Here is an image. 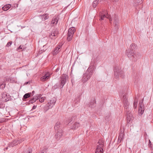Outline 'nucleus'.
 Here are the masks:
<instances>
[{"instance_id": "nucleus-1", "label": "nucleus", "mask_w": 153, "mask_h": 153, "mask_svg": "<svg viewBox=\"0 0 153 153\" xmlns=\"http://www.w3.org/2000/svg\"><path fill=\"white\" fill-rule=\"evenodd\" d=\"M126 53L128 57L134 62H136L137 60L140 58V55L139 53L134 52L132 51H130L128 52L127 50Z\"/></svg>"}, {"instance_id": "nucleus-2", "label": "nucleus", "mask_w": 153, "mask_h": 153, "mask_svg": "<svg viewBox=\"0 0 153 153\" xmlns=\"http://www.w3.org/2000/svg\"><path fill=\"white\" fill-rule=\"evenodd\" d=\"M120 96L121 97L123 96V104L124 107V108L126 109V112L128 111H129L128 109V107L129 105V103L128 102L127 98L126 97V94L124 93L123 91H120L119 93Z\"/></svg>"}, {"instance_id": "nucleus-3", "label": "nucleus", "mask_w": 153, "mask_h": 153, "mask_svg": "<svg viewBox=\"0 0 153 153\" xmlns=\"http://www.w3.org/2000/svg\"><path fill=\"white\" fill-rule=\"evenodd\" d=\"M114 74L115 78L118 79L119 77L123 78L124 76V72L122 70L118 67H116L114 69Z\"/></svg>"}, {"instance_id": "nucleus-4", "label": "nucleus", "mask_w": 153, "mask_h": 153, "mask_svg": "<svg viewBox=\"0 0 153 153\" xmlns=\"http://www.w3.org/2000/svg\"><path fill=\"white\" fill-rule=\"evenodd\" d=\"M97 144L96 151L95 153H102L103 151V148L104 147V140L101 139L99 140Z\"/></svg>"}, {"instance_id": "nucleus-5", "label": "nucleus", "mask_w": 153, "mask_h": 153, "mask_svg": "<svg viewBox=\"0 0 153 153\" xmlns=\"http://www.w3.org/2000/svg\"><path fill=\"white\" fill-rule=\"evenodd\" d=\"M93 74V72L88 70L86 72L83 74V77L81 79V81L83 83L86 82L89 80Z\"/></svg>"}, {"instance_id": "nucleus-6", "label": "nucleus", "mask_w": 153, "mask_h": 153, "mask_svg": "<svg viewBox=\"0 0 153 153\" xmlns=\"http://www.w3.org/2000/svg\"><path fill=\"white\" fill-rule=\"evenodd\" d=\"M99 15L100 18V20H103L104 19V18H106L109 19L110 23H111V16L107 13L106 11L105 12L103 11L102 12H100L99 13Z\"/></svg>"}, {"instance_id": "nucleus-7", "label": "nucleus", "mask_w": 153, "mask_h": 153, "mask_svg": "<svg viewBox=\"0 0 153 153\" xmlns=\"http://www.w3.org/2000/svg\"><path fill=\"white\" fill-rule=\"evenodd\" d=\"M75 31L74 27H72L70 28L68 30L67 39L68 41H70L72 39L74 34Z\"/></svg>"}, {"instance_id": "nucleus-8", "label": "nucleus", "mask_w": 153, "mask_h": 153, "mask_svg": "<svg viewBox=\"0 0 153 153\" xmlns=\"http://www.w3.org/2000/svg\"><path fill=\"white\" fill-rule=\"evenodd\" d=\"M61 78V82L59 85L58 86V88H62L63 87L65 83L67 81L68 76L66 74H63Z\"/></svg>"}, {"instance_id": "nucleus-9", "label": "nucleus", "mask_w": 153, "mask_h": 153, "mask_svg": "<svg viewBox=\"0 0 153 153\" xmlns=\"http://www.w3.org/2000/svg\"><path fill=\"white\" fill-rule=\"evenodd\" d=\"M114 21L113 22V24L114 25V27L116 29V30H117L118 29V26H119V20L116 14L114 15Z\"/></svg>"}, {"instance_id": "nucleus-10", "label": "nucleus", "mask_w": 153, "mask_h": 153, "mask_svg": "<svg viewBox=\"0 0 153 153\" xmlns=\"http://www.w3.org/2000/svg\"><path fill=\"white\" fill-rule=\"evenodd\" d=\"M126 114L127 115V123H131L133 120V117L132 114H131V112L129 111H128L126 112Z\"/></svg>"}, {"instance_id": "nucleus-11", "label": "nucleus", "mask_w": 153, "mask_h": 153, "mask_svg": "<svg viewBox=\"0 0 153 153\" xmlns=\"http://www.w3.org/2000/svg\"><path fill=\"white\" fill-rule=\"evenodd\" d=\"M96 60L94 59H92L91 64L88 69V70L90 71L93 72L95 68L94 64H95Z\"/></svg>"}, {"instance_id": "nucleus-12", "label": "nucleus", "mask_w": 153, "mask_h": 153, "mask_svg": "<svg viewBox=\"0 0 153 153\" xmlns=\"http://www.w3.org/2000/svg\"><path fill=\"white\" fill-rule=\"evenodd\" d=\"M50 75L48 73L46 74L40 78V80L42 82L47 80L50 78Z\"/></svg>"}, {"instance_id": "nucleus-13", "label": "nucleus", "mask_w": 153, "mask_h": 153, "mask_svg": "<svg viewBox=\"0 0 153 153\" xmlns=\"http://www.w3.org/2000/svg\"><path fill=\"white\" fill-rule=\"evenodd\" d=\"M21 142V141L20 140H14L12 143H10L8 144V146L10 147H12L17 145L18 143H19Z\"/></svg>"}, {"instance_id": "nucleus-14", "label": "nucleus", "mask_w": 153, "mask_h": 153, "mask_svg": "<svg viewBox=\"0 0 153 153\" xmlns=\"http://www.w3.org/2000/svg\"><path fill=\"white\" fill-rule=\"evenodd\" d=\"M56 102V100H51L50 102H49L47 105V107L48 108H51L53 107V105H54V104Z\"/></svg>"}, {"instance_id": "nucleus-15", "label": "nucleus", "mask_w": 153, "mask_h": 153, "mask_svg": "<svg viewBox=\"0 0 153 153\" xmlns=\"http://www.w3.org/2000/svg\"><path fill=\"white\" fill-rule=\"evenodd\" d=\"M123 132L122 130L120 131L118 140V142L119 143H120L121 140H122L123 138L124 134H123Z\"/></svg>"}, {"instance_id": "nucleus-16", "label": "nucleus", "mask_w": 153, "mask_h": 153, "mask_svg": "<svg viewBox=\"0 0 153 153\" xmlns=\"http://www.w3.org/2000/svg\"><path fill=\"white\" fill-rule=\"evenodd\" d=\"M2 100L4 101H7L9 100L7 98L6 93H4L2 94Z\"/></svg>"}, {"instance_id": "nucleus-17", "label": "nucleus", "mask_w": 153, "mask_h": 153, "mask_svg": "<svg viewBox=\"0 0 153 153\" xmlns=\"http://www.w3.org/2000/svg\"><path fill=\"white\" fill-rule=\"evenodd\" d=\"M11 6V4H6L2 7V9L3 10L6 11L10 8Z\"/></svg>"}, {"instance_id": "nucleus-18", "label": "nucleus", "mask_w": 153, "mask_h": 153, "mask_svg": "<svg viewBox=\"0 0 153 153\" xmlns=\"http://www.w3.org/2000/svg\"><path fill=\"white\" fill-rule=\"evenodd\" d=\"M142 0H135L134 5V6L138 5L142 3Z\"/></svg>"}, {"instance_id": "nucleus-19", "label": "nucleus", "mask_w": 153, "mask_h": 153, "mask_svg": "<svg viewBox=\"0 0 153 153\" xmlns=\"http://www.w3.org/2000/svg\"><path fill=\"white\" fill-rule=\"evenodd\" d=\"M80 126V124L79 123H75L73 125V126L72 127V129H75L76 128H77Z\"/></svg>"}, {"instance_id": "nucleus-20", "label": "nucleus", "mask_w": 153, "mask_h": 153, "mask_svg": "<svg viewBox=\"0 0 153 153\" xmlns=\"http://www.w3.org/2000/svg\"><path fill=\"white\" fill-rule=\"evenodd\" d=\"M31 94V93H28L25 94L23 96V100L24 99H26L29 97Z\"/></svg>"}, {"instance_id": "nucleus-21", "label": "nucleus", "mask_w": 153, "mask_h": 153, "mask_svg": "<svg viewBox=\"0 0 153 153\" xmlns=\"http://www.w3.org/2000/svg\"><path fill=\"white\" fill-rule=\"evenodd\" d=\"M96 101L94 100L92 101V102H91L90 104L89 105V107L91 108H93L96 105Z\"/></svg>"}, {"instance_id": "nucleus-22", "label": "nucleus", "mask_w": 153, "mask_h": 153, "mask_svg": "<svg viewBox=\"0 0 153 153\" xmlns=\"http://www.w3.org/2000/svg\"><path fill=\"white\" fill-rule=\"evenodd\" d=\"M137 102L138 100L137 99V98H136L134 100V101L133 104V107L134 108H136L137 107Z\"/></svg>"}, {"instance_id": "nucleus-23", "label": "nucleus", "mask_w": 153, "mask_h": 153, "mask_svg": "<svg viewBox=\"0 0 153 153\" xmlns=\"http://www.w3.org/2000/svg\"><path fill=\"white\" fill-rule=\"evenodd\" d=\"M99 1V0H96L93 2L92 4V6L94 8L96 7L97 4L98 3Z\"/></svg>"}, {"instance_id": "nucleus-24", "label": "nucleus", "mask_w": 153, "mask_h": 153, "mask_svg": "<svg viewBox=\"0 0 153 153\" xmlns=\"http://www.w3.org/2000/svg\"><path fill=\"white\" fill-rule=\"evenodd\" d=\"M41 97V95L40 94H38L36 96H35L33 99L36 101V100L40 98Z\"/></svg>"}, {"instance_id": "nucleus-25", "label": "nucleus", "mask_w": 153, "mask_h": 153, "mask_svg": "<svg viewBox=\"0 0 153 153\" xmlns=\"http://www.w3.org/2000/svg\"><path fill=\"white\" fill-rule=\"evenodd\" d=\"M136 45L134 44H131L130 47V49L131 50L130 51H133L134 50L136 47Z\"/></svg>"}, {"instance_id": "nucleus-26", "label": "nucleus", "mask_w": 153, "mask_h": 153, "mask_svg": "<svg viewBox=\"0 0 153 153\" xmlns=\"http://www.w3.org/2000/svg\"><path fill=\"white\" fill-rule=\"evenodd\" d=\"M51 23L53 24L56 25L57 23V19L56 18L53 19L51 21Z\"/></svg>"}, {"instance_id": "nucleus-27", "label": "nucleus", "mask_w": 153, "mask_h": 153, "mask_svg": "<svg viewBox=\"0 0 153 153\" xmlns=\"http://www.w3.org/2000/svg\"><path fill=\"white\" fill-rule=\"evenodd\" d=\"M140 107L139 108H144L143 100H142L139 102Z\"/></svg>"}, {"instance_id": "nucleus-28", "label": "nucleus", "mask_w": 153, "mask_h": 153, "mask_svg": "<svg viewBox=\"0 0 153 153\" xmlns=\"http://www.w3.org/2000/svg\"><path fill=\"white\" fill-rule=\"evenodd\" d=\"M57 47H56L55 48V50L54 51L52 52V54L53 55H55L57 54Z\"/></svg>"}, {"instance_id": "nucleus-29", "label": "nucleus", "mask_w": 153, "mask_h": 153, "mask_svg": "<svg viewBox=\"0 0 153 153\" xmlns=\"http://www.w3.org/2000/svg\"><path fill=\"white\" fill-rule=\"evenodd\" d=\"M143 109L144 108H141H141H139V109H138L139 113L140 114H142L143 113V111H144Z\"/></svg>"}, {"instance_id": "nucleus-30", "label": "nucleus", "mask_w": 153, "mask_h": 153, "mask_svg": "<svg viewBox=\"0 0 153 153\" xmlns=\"http://www.w3.org/2000/svg\"><path fill=\"white\" fill-rule=\"evenodd\" d=\"M32 150L30 149H28L27 150L24 152L23 153H32Z\"/></svg>"}, {"instance_id": "nucleus-31", "label": "nucleus", "mask_w": 153, "mask_h": 153, "mask_svg": "<svg viewBox=\"0 0 153 153\" xmlns=\"http://www.w3.org/2000/svg\"><path fill=\"white\" fill-rule=\"evenodd\" d=\"M64 30L62 29V27L60 28V32H58V34H61V35H62V34L63 33Z\"/></svg>"}, {"instance_id": "nucleus-32", "label": "nucleus", "mask_w": 153, "mask_h": 153, "mask_svg": "<svg viewBox=\"0 0 153 153\" xmlns=\"http://www.w3.org/2000/svg\"><path fill=\"white\" fill-rule=\"evenodd\" d=\"M42 16L43 17H44L45 20L48 19V14H45L44 15H43Z\"/></svg>"}, {"instance_id": "nucleus-33", "label": "nucleus", "mask_w": 153, "mask_h": 153, "mask_svg": "<svg viewBox=\"0 0 153 153\" xmlns=\"http://www.w3.org/2000/svg\"><path fill=\"white\" fill-rule=\"evenodd\" d=\"M39 101L41 102H43L45 100V98L44 97H41L40 98H39Z\"/></svg>"}, {"instance_id": "nucleus-34", "label": "nucleus", "mask_w": 153, "mask_h": 153, "mask_svg": "<svg viewBox=\"0 0 153 153\" xmlns=\"http://www.w3.org/2000/svg\"><path fill=\"white\" fill-rule=\"evenodd\" d=\"M57 33H56L53 32V33H51V36H54V37L53 38V39H54V37L57 36Z\"/></svg>"}, {"instance_id": "nucleus-35", "label": "nucleus", "mask_w": 153, "mask_h": 153, "mask_svg": "<svg viewBox=\"0 0 153 153\" xmlns=\"http://www.w3.org/2000/svg\"><path fill=\"white\" fill-rule=\"evenodd\" d=\"M36 102V101L33 99V98L31 99L29 101L30 103H33Z\"/></svg>"}, {"instance_id": "nucleus-36", "label": "nucleus", "mask_w": 153, "mask_h": 153, "mask_svg": "<svg viewBox=\"0 0 153 153\" xmlns=\"http://www.w3.org/2000/svg\"><path fill=\"white\" fill-rule=\"evenodd\" d=\"M62 131H60L59 132H58V137H59L58 136L59 135V137H61L62 136Z\"/></svg>"}, {"instance_id": "nucleus-37", "label": "nucleus", "mask_w": 153, "mask_h": 153, "mask_svg": "<svg viewBox=\"0 0 153 153\" xmlns=\"http://www.w3.org/2000/svg\"><path fill=\"white\" fill-rule=\"evenodd\" d=\"M76 118V116H72V117L71 118V120H72V121H74V120H75Z\"/></svg>"}, {"instance_id": "nucleus-38", "label": "nucleus", "mask_w": 153, "mask_h": 153, "mask_svg": "<svg viewBox=\"0 0 153 153\" xmlns=\"http://www.w3.org/2000/svg\"><path fill=\"white\" fill-rule=\"evenodd\" d=\"M12 42H10L7 43L6 45V46L7 47H9V46H10L11 44H12Z\"/></svg>"}, {"instance_id": "nucleus-39", "label": "nucleus", "mask_w": 153, "mask_h": 153, "mask_svg": "<svg viewBox=\"0 0 153 153\" xmlns=\"http://www.w3.org/2000/svg\"><path fill=\"white\" fill-rule=\"evenodd\" d=\"M47 150V149L45 147L43 150V151L41 153H45L46 152V151Z\"/></svg>"}, {"instance_id": "nucleus-40", "label": "nucleus", "mask_w": 153, "mask_h": 153, "mask_svg": "<svg viewBox=\"0 0 153 153\" xmlns=\"http://www.w3.org/2000/svg\"><path fill=\"white\" fill-rule=\"evenodd\" d=\"M110 115L108 116V117H105V120H107L108 121V120H109L110 119Z\"/></svg>"}, {"instance_id": "nucleus-41", "label": "nucleus", "mask_w": 153, "mask_h": 153, "mask_svg": "<svg viewBox=\"0 0 153 153\" xmlns=\"http://www.w3.org/2000/svg\"><path fill=\"white\" fill-rule=\"evenodd\" d=\"M72 121V120H71V119L70 118H69L68 119V124H69V123H70L71 121Z\"/></svg>"}, {"instance_id": "nucleus-42", "label": "nucleus", "mask_w": 153, "mask_h": 153, "mask_svg": "<svg viewBox=\"0 0 153 153\" xmlns=\"http://www.w3.org/2000/svg\"><path fill=\"white\" fill-rule=\"evenodd\" d=\"M54 128L55 130H56L57 129V123L56 124Z\"/></svg>"}, {"instance_id": "nucleus-43", "label": "nucleus", "mask_w": 153, "mask_h": 153, "mask_svg": "<svg viewBox=\"0 0 153 153\" xmlns=\"http://www.w3.org/2000/svg\"><path fill=\"white\" fill-rule=\"evenodd\" d=\"M63 44L61 43H59V45H58V46H59V47H61L62 45H63Z\"/></svg>"}, {"instance_id": "nucleus-44", "label": "nucleus", "mask_w": 153, "mask_h": 153, "mask_svg": "<svg viewBox=\"0 0 153 153\" xmlns=\"http://www.w3.org/2000/svg\"><path fill=\"white\" fill-rule=\"evenodd\" d=\"M112 0V1L114 2H117L119 0Z\"/></svg>"}, {"instance_id": "nucleus-45", "label": "nucleus", "mask_w": 153, "mask_h": 153, "mask_svg": "<svg viewBox=\"0 0 153 153\" xmlns=\"http://www.w3.org/2000/svg\"><path fill=\"white\" fill-rule=\"evenodd\" d=\"M36 107V106L34 105L33 107V109H34Z\"/></svg>"}, {"instance_id": "nucleus-46", "label": "nucleus", "mask_w": 153, "mask_h": 153, "mask_svg": "<svg viewBox=\"0 0 153 153\" xmlns=\"http://www.w3.org/2000/svg\"><path fill=\"white\" fill-rule=\"evenodd\" d=\"M22 45H20V46L19 47V49H22Z\"/></svg>"}, {"instance_id": "nucleus-47", "label": "nucleus", "mask_w": 153, "mask_h": 153, "mask_svg": "<svg viewBox=\"0 0 153 153\" xmlns=\"http://www.w3.org/2000/svg\"><path fill=\"white\" fill-rule=\"evenodd\" d=\"M151 142L150 141V140H149V145H151Z\"/></svg>"}, {"instance_id": "nucleus-48", "label": "nucleus", "mask_w": 153, "mask_h": 153, "mask_svg": "<svg viewBox=\"0 0 153 153\" xmlns=\"http://www.w3.org/2000/svg\"><path fill=\"white\" fill-rule=\"evenodd\" d=\"M7 149H8V147H7L4 149V150H7Z\"/></svg>"}, {"instance_id": "nucleus-49", "label": "nucleus", "mask_w": 153, "mask_h": 153, "mask_svg": "<svg viewBox=\"0 0 153 153\" xmlns=\"http://www.w3.org/2000/svg\"><path fill=\"white\" fill-rule=\"evenodd\" d=\"M34 91H32V94L33 95L34 94Z\"/></svg>"}, {"instance_id": "nucleus-50", "label": "nucleus", "mask_w": 153, "mask_h": 153, "mask_svg": "<svg viewBox=\"0 0 153 153\" xmlns=\"http://www.w3.org/2000/svg\"><path fill=\"white\" fill-rule=\"evenodd\" d=\"M60 50V48H58V51H60V50Z\"/></svg>"}, {"instance_id": "nucleus-51", "label": "nucleus", "mask_w": 153, "mask_h": 153, "mask_svg": "<svg viewBox=\"0 0 153 153\" xmlns=\"http://www.w3.org/2000/svg\"><path fill=\"white\" fill-rule=\"evenodd\" d=\"M2 122V121H0V123H1Z\"/></svg>"}, {"instance_id": "nucleus-52", "label": "nucleus", "mask_w": 153, "mask_h": 153, "mask_svg": "<svg viewBox=\"0 0 153 153\" xmlns=\"http://www.w3.org/2000/svg\"><path fill=\"white\" fill-rule=\"evenodd\" d=\"M57 68L56 69V71H57Z\"/></svg>"}, {"instance_id": "nucleus-53", "label": "nucleus", "mask_w": 153, "mask_h": 153, "mask_svg": "<svg viewBox=\"0 0 153 153\" xmlns=\"http://www.w3.org/2000/svg\"><path fill=\"white\" fill-rule=\"evenodd\" d=\"M62 25H64V24H62Z\"/></svg>"}, {"instance_id": "nucleus-54", "label": "nucleus", "mask_w": 153, "mask_h": 153, "mask_svg": "<svg viewBox=\"0 0 153 153\" xmlns=\"http://www.w3.org/2000/svg\"><path fill=\"white\" fill-rule=\"evenodd\" d=\"M58 21H59V18H58Z\"/></svg>"}, {"instance_id": "nucleus-55", "label": "nucleus", "mask_w": 153, "mask_h": 153, "mask_svg": "<svg viewBox=\"0 0 153 153\" xmlns=\"http://www.w3.org/2000/svg\"><path fill=\"white\" fill-rule=\"evenodd\" d=\"M59 34H58V35H59ZM58 36H59V35H58Z\"/></svg>"}, {"instance_id": "nucleus-56", "label": "nucleus", "mask_w": 153, "mask_h": 153, "mask_svg": "<svg viewBox=\"0 0 153 153\" xmlns=\"http://www.w3.org/2000/svg\"><path fill=\"white\" fill-rule=\"evenodd\" d=\"M59 34H58V35H59ZM58 36H59V35H58Z\"/></svg>"}]
</instances>
